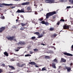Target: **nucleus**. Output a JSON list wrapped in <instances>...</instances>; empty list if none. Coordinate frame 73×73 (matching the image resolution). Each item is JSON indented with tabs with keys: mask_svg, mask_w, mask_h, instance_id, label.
Returning a JSON list of instances; mask_svg holds the SVG:
<instances>
[{
	"mask_svg": "<svg viewBox=\"0 0 73 73\" xmlns=\"http://www.w3.org/2000/svg\"><path fill=\"white\" fill-rule=\"evenodd\" d=\"M5 28H6L5 26L4 27H3L1 28H0V33H2V32H3V31L5 30Z\"/></svg>",
	"mask_w": 73,
	"mask_h": 73,
	"instance_id": "8",
	"label": "nucleus"
},
{
	"mask_svg": "<svg viewBox=\"0 0 73 73\" xmlns=\"http://www.w3.org/2000/svg\"><path fill=\"white\" fill-rule=\"evenodd\" d=\"M69 8H71V7L70 6H67L66 7L67 9H69Z\"/></svg>",
	"mask_w": 73,
	"mask_h": 73,
	"instance_id": "39",
	"label": "nucleus"
},
{
	"mask_svg": "<svg viewBox=\"0 0 73 73\" xmlns=\"http://www.w3.org/2000/svg\"><path fill=\"white\" fill-rule=\"evenodd\" d=\"M5 66V64L4 63H3L1 65V66Z\"/></svg>",
	"mask_w": 73,
	"mask_h": 73,
	"instance_id": "50",
	"label": "nucleus"
},
{
	"mask_svg": "<svg viewBox=\"0 0 73 73\" xmlns=\"http://www.w3.org/2000/svg\"><path fill=\"white\" fill-rule=\"evenodd\" d=\"M30 4V2H26L25 3H22L21 5H28Z\"/></svg>",
	"mask_w": 73,
	"mask_h": 73,
	"instance_id": "9",
	"label": "nucleus"
},
{
	"mask_svg": "<svg viewBox=\"0 0 73 73\" xmlns=\"http://www.w3.org/2000/svg\"><path fill=\"white\" fill-rule=\"evenodd\" d=\"M60 21H63L64 22V21H65V20L64 19H61Z\"/></svg>",
	"mask_w": 73,
	"mask_h": 73,
	"instance_id": "34",
	"label": "nucleus"
},
{
	"mask_svg": "<svg viewBox=\"0 0 73 73\" xmlns=\"http://www.w3.org/2000/svg\"><path fill=\"white\" fill-rule=\"evenodd\" d=\"M20 30H21V31H23V30H24V29H23V28H20Z\"/></svg>",
	"mask_w": 73,
	"mask_h": 73,
	"instance_id": "49",
	"label": "nucleus"
},
{
	"mask_svg": "<svg viewBox=\"0 0 73 73\" xmlns=\"http://www.w3.org/2000/svg\"><path fill=\"white\" fill-rule=\"evenodd\" d=\"M41 45H43V46H44V45H45V44H41Z\"/></svg>",
	"mask_w": 73,
	"mask_h": 73,
	"instance_id": "52",
	"label": "nucleus"
},
{
	"mask_svg": "<svg viewBox=\"0 0 73 73\" xmlns=\"http://www.w3.org/2000/svg\"><path fill=\"white\" fill-rule=\"evenodd\" d=\"M27 10H25V12H28V11H30L31 9V7L30 6H29L27 7Z\"/></svg>",
	"mask_w": 73,
	"mask_h": 73,
	"instance_id": "10",
	"label": "nucleus"
},
{
	"mask_svg": "<svg viewBox=\"0 0 73 73\" xmlns=\"http://www.w3.org/2000/svg\"><path fill=\"white\" fill-rule=\"evenodd\" d=\"M71 48L72 49H73V45L72 46Z\"/></svg>",
	"mask_w": 73,
	"mask_h": 73,
	"instance_id": "56",
	"label": "nucleus"
},
{
	"mask_svg": "<svg viewBox=\"0 0 73 73\" xmlns=\"http://www.w3.org/2000/svg\"><path fill=\"white\" fill-rule=\"evenodd\" d=\"M46 3H54V0H45Z\"/></svg>",
	"mask_w": 73,
	"mask_h": 73,
	"instance_id": "5",
	"label": "nucleus"
},
{
	"mask_svg": "<svg viewBox=\"0 0 73 73\" xmlns=\"http://www.w3.org/2000/svg\"><path fill=\"white\" fill-rule=\"evenodd\" d=\"M56 64H55L54 62H52V64H50V66H52L53 68H54V69H56Z\"/></svg>",
	"mask_w": 73,
	"mask_h": 73,
	"instance_id": "7",
	"label": "nucleus"
},
{
	"mask_svg": "<svg viewBox=\"0 0 73 73\" xmlns=\"http://www.w3.org/2000/svg\"><path fill=\"white\" fill-rule=\"evenodd\" d=\"M61 61L62 62H66V60L64 59L63 58H61Z\"/></svg>",
	"mask_w": 73,
	"mask_h": 73,
	"instance_id": "15",
	"label": "nucleus"
},
{
	"mask_svg": "<svg viewBox=\"0 0 73 73\" xmlns=\"http://www.w3.org/2000/svg\"><path fill=\"white\" fill-rule=\"evenodd\" d=\"M62 68V67H61V66H59L58 69H61Z\"/></svg>",
	"mask_w": 73,
	"mask_h": 73,
	"instance_id": "43",
	"label": "nucleus"
},
{
	"mask_svg": "<svg viewBox=\"0 0 73 73\" xmlns=\"http://www.w3.org/2000/svg\"><path fill=\"white\" fill-rule=\"evenodd\" d=\"M16 13H21V10L18 9L17 11L16 12Z\"/></svg>",
	"mask_w": 73,
	"mask_h": 73,
	"instance_id": "24",
	"label": "nucleus"
},
{
	"mask_svg": "<svg viewBox=\"0 0 73 73\" xmlns=\"http://www.w3.org/2000/svg\"><path fill=\"white\" fill-rule=\"evenodd\" d=\"M63 54H64V55H66L67 56H73V55L72 54L66 52H64Z\"/></svg>",
	"mask_w": 73,
	"mask_h": 73,
	"instance_id": "11",
	"label": "nucleus"
},
{
	"mask_svg": "<svg viewBox=\"0 0 73 73\" xmlns=\"http://www.w3.org/2000/svg\"><path fill=\"white\" fill-rule=\"evenodd\" d=\"M70 65H71V66H72V65H73V63H70Z\"/></svg>",
	"mask_w": 73,
	"mask_h": 73,
	"instance_id": "54",
	"label": "nucleus"
},
{
	"mask_svg": "<svg viewBox=\"0 0 73 73\" xmlns=\"http://www.w3.org/2000/svg\"><path fill=\"white\" fill-rule=\"evenodd\" d=\"M35 65V67H36V68H38V66L37 65Z\"/></svg>",
	"mask_w": 73,
	"mask_h": 73,
	"instance_id": "46",
	"label": "nucleus"
},
{
	"mask_svg": "<svg viewBox=\"0 0 73 73\" xmlns=\"http://www.w3.org/2000/svg\"><path fill=\"white\" fill-rule=\"evenodd\" d=\"M54 44H53V45H54Z\"/></svg>",
	"mask_w": 73,
	"mask_h": 73,
	"instance_id": "62",
	"label": "nucleus"
},
{
	"mask_svg": "<svg viewBox=\"0 0 73 73\" xmlns=\"http://www.w3.org/2000/svg\"><path fill=\"white\" fill-rule=\"evenodd\" d=\"M19 49H17V50H16L15 51L16 52H18V51H19Z\"/></svg>",
	"mask_w": 73,
	"mask_h": 73,
	"instance_id": "51",
	"label": "nucleus"
},
{
	"mask_svg": "<svg viewBox=\"0 0 73 73\" xmlns=\"http://www.w3.org/2000/svg\"><path fill=\"white\" fill-rule=\"evenodd\" d=\"M66 68L67 70V71L68 72H70V70H71V68H70V67H66Z\"/></svg>",
	"mask_w": 73,
	"mask_h": 73,
	"instance_id": "13",
	"label": "nucleus"
},
{
	"mask_svg": "<svg viewBox=\"0 0 73 73\" xmlns=\"http://www.w3.org/2000/svg\"><path fill=\"white\" fill-rule=\"evenodd\" d=\"M31 38V39L33 40L34 39H35V38H36V37L35 36H33Z\"/></svg>",
	"mask_w": 73,
	"mask_h": 73,
	"instance_id": "32",
	"label": "nucleus"
},
{
	"mask_svg": "<svg viewBox=\"0 0 73 73\" xmlns=\"http://www.w3.org/2000/svg\"><path fill=\"white\" fill-rule=\"evenodd\" d=\"M2 5H4L5 6H12L13 4H7L5 3H3L2 4H0V7H2Z\"/></svg>",
	"mask_w": 73,
	"mask_h": 73,
	"instance_id": "3",
	"label": "nucleus"
},
{
	"mask_svg": "<svg viewBox=\"0 0 73 73\" xmlns=\"http://www.w3.org/2000/svg\"><path fill=\"white\" fill-rule=\"evenodd\" d=\"M62 18L63 19V17H62Z\"/></svg>",
	"mask_w": 73,
	"mask_h": 73,
	"instance_id": "64",
	"label": "nucleus"
},
{
	"mask_svg": "<svg viewBox=\"0 0 73 73\" xmlns=\"http://www.w3.org/2000/svg\"><path fill=\"white\" fill-rule=\"evenodd\" d=\"M8 39V40H9L10 41H13V40H16V39H14L15 38V37L14 36H10L9 37H6Z\"/></svg>",
	"mask_w": 73,
	"mask_h": 73,
	"instance_id": "2",
	"label": "nucleus"
},
{
	"mask_svg": "<svg viewBox=\"0 0 73 73\" xmlns=\"http://www.w3.org/2000/svg\"><path fill=\"white\" fill-rule=\"evenodd\" d=\"M50 31H52L54 30V29L53 28H50Z\"/></svg>",
	"mask_w": 73,
	"mask_h": 73,
	"instance_id": "35",
	"label": "nucleus"
},
{
	"mask_svg": "<svg viewBox=\"0 0 73 73\" xmlns=\"http://www.w3.org/2000/svg\"><path fill=\"white\" fill-rule=\"evenodd\" d=\"M34 6H36V8H37V7L38 5L35 4L34 5Z\"/></svg>",
	"mask_w": 73,
	"mask_h": 73,
	"instance_id": "41",
	"label": "nucleus"
},
{
	"mask_svg": "<svg viewBox=\"0 0 73 73\" xmlns=\"http://www.w3.org/2000/svg\"><path fill=\"white\" fill-rule=\"evenodd\" d=\"M45 24L46 25H49V23H48V22H46L45 23Z\"/></svg>",
	"mask_w": 73,
	"mask_h": 73,
	"instance_id": "42",
	"label": "nucleus"
},
{
	"mask_svg": "<svg viewBox=\"0 0 73 73\" xmlns=\"http://www.w3.org/2000/svg\"><path fill=\"white\" fill-rule=\"evenodd\" d=\"M28 56H31V55H30L29 54H27L25 55V57H28Z\"/></svg>",
	"mask_w": 73,
	"mask_h": 73,
	"instance_id": "30",
	"label": "nucleus"
},
{
	"mask_svg": "<svg viewBox=\"0 0 73 73\" xmlns=\"http://www.w3.org/2000/svg\"><path fill=\"white\" fill-rule=\"evenodd\" d=\"M45 23H46V22H45L44 21H42L41 22V23H42V24H45Z\"/></svg>",
	"mask_w": 73,
	"mask_h": 73,
	"instance_id": "31",
	"label": "nucleus"
},
{
	"mask_svg": "<svg viewBox=\"0 0 73 73\" xmlns=\"http://www.w3.org/2000/svg\"><path fill=\"white\" fill-rule=\"evenodd\" d=\"M26 44V42H25L24 41H22L19 42L17 44L18 45H24Z\"/></svg>",
	"mask_w": 73,
	"mask_h": 73,
	"instance_id": "4",
	"label": "nucleus"
},
{
	"mask_svg": "<svg viewBox=\"0 0 73 73\" xmlns=\"http://www.w3.org/2000/svg\"><path fill=\"white\" fill-rule=\"evenodd\" d=\"M70 25H67V24L64 25L63 26V28L64 29H69Z\"/></svg>",
	"mask_w": 73,
	"mask_h": 73,
	"instance_id": "6",
	"label": "nucleus"
},
{
	"mask_svg": "<svg viewBox=\"0 0 73 73\" xmlns=\"http://www.w3.org/2000/svg\"><path fill=\"white\" fill-rule=\"evenodd\" d=\"M21 13H24V12H24V9H21Z\"/></svg>",
	"mask_w": 73,
	"mask_h": 73,
	"instance_id": "23",
	"label": "nucleus"
},
{
	"mask_svg": "<svg viewBox=\"0 0 73 73\" xmlns=\"http://www.w3.org/2000/svg\"><path fill=\"white\" fill-rule=\"evenodd\" d=\"M16 65L17 66H18V67H21V64L19 62L17 63Z\"/></svg>",
	"mask_w": 73,
	"mask_h": 73,
	"instance_id": "16",
	"label": "nucleus"
},
{
	"mask_svg": "<svg viewBox=\"0 0 73 73\" xmlns=\"http://www.w3.org/2000/svg\"><path fill=\"white\" fill-rule=\"evenodd\" d=\"M45 58H47V59H49V58H50V57L49 56H45Z\"/></svg>",
	"mask_w": 73,
	"mask_h": 73,
	"instance_id": "21",
	"label": "nucleus"
},
{
	"mask_svg": "<svg viewBox=\"0 0 73 73\" xmlns=\"http://www.w3.org/2000/svg\"><path fill=\"white\" fill-rule=\"evenodd\" d=\"M29 64H31L32 65H37L36 63H35V62H29Z\"/></svg>",
	"mask_w": 73,
	"mask_h": 73,
	"instance_id": "12",
	"label": "nucleus"
},
{
	"mask_svg": "<svg viewBox=\"0 0 73 73\" xmlns=\"http://www.w3.org/2000/svg\"><path fill=\"white\" fill-rule=\"evenodd\" d=\"M15 59H13V58H11L10 59L11 61H15Z\"/></svg>",
	"mask_w": 73,
	"mask_h": 73,
	"instance_id": "33",
	"label": "nucleus"
},
{
	"mask_svg": "<svg viewBox=\"0 0 73 73\" xmlns=\"http://www.w3.org/2000/svg\"><path fill=\"white\" fill-rule=\"evenodd\" d=\"M57 35L56 34H53L52 35L53 37H56V36H57Z\"/></svg>",
	"mask_w": 73,
	"mask_h": 73,
	"instance_id": "28",
	"label": "nucleus"
},
{
	"mask_svg": "<svg viewBox=\"0 0 73 73\" xmlns=\"http://www.w3.org/2000/svg\"><path fill=\"white\" fill-rule=\"evenodd\" d=\"M25 64H22L21 65V67H23V66H25Z\"/></svg>",
	"mask_w": 73,
	"mask_h": 73,
	"instance_id": "38",
	"label": "nucleus"
},
{
	"mask_svg": "<svg viewBox=\"0 0 73 73\" xmlns=\"http://www.w3.org/2000/svg\"><path fill=\"white\" fill-rule=\"evenodd\" d=\"M34 34H35L38 36H39V35H40V33L38 32H35L34 33Z\"/></svg>",
	"mask_w": 73,
	"mask_h": 73,
	"instance_id": "20",
	"label": "nucleus"
},
{
	"mask_svg": "<svg viewBox=\"0 0 73 73\" xmlns=\"http://www.w3.org/2000/svg\"><path fill=\"white\" fill-rule=\"evenodd\" d=\"M64 21H67V20L66 19L65 20H64Z\"/></svg>",
	"mask_w": 73,
	"mask_h": 73,
	"instance_id": "59",
	"label": "nucleus"
},
{
	"mask_svg": "<svg viewBox=\"0 0 73 73\" xmlns=\"http://www.w3.org/2000/svg\"><path fill=\"white\" fill-rule=\"evenodd\" d=\"M21 24L22 27H24V26H25L26 25V24H24L23 23H21Z\"/></svg>",
	"mask_w": 73,
	"mask_h": 73,
	"instance_id": "19",
	"label": "nucleus"
},
{
	"mask_svg": "<svg viewBox=\"0 0 73 73\" xmlns=\"http://www.w3.org/2000/svg\"><path fill=\"white\" fill-rule=\"evenodd\" d=\"M56 18V17L54 16L53 17V19H55Z\"/></svg>",
	"mask_w": 73,
	"mask_h": 73,
	"instance_id": "57",
	"label": "nucleus"
},
{
	"mask_svg": "<svg viewBox=\"0 0 73 73\" xmlns=\"http://www.w3.org/2000/svg\"><path fill=\"white\" fill-rule=\"evenodd\" d=\"M23 48V47H17V49H18V50H20V49H21V48Z\"/></svg>",
	"mask_w": 73,
	"mask_h": 73,
	"instance_id": "27",
	"label": "nucleus"
},
{
	"mask_svg": "<svg viewBox=\"0 0 73 73\" xmlns=\"http://www.w3.org/2000/svg\"><path fill=\"white\" fill-rule=\"evenodd\" d=\"M69 1L72 4H73V0H69Z\"/></svg>",
	"mask_w": 73,
	"mask_h": 73,
	"instance_id": "22",
	"label": "nucleus"
},
{
	"mask_svg": "<svg viewBox=\"0 0 73 73\" xmlns=\"http://www.w3.org/2000/svg\"><path fill=\"white\" fill-rule=\"evenodd\" d=\"M20 17H21L22 18H24V16H23V15H21L20 16Z\"/></svg>",
	"mask_w": 73,
	"mask_h": 73,
	"instance_id": "44",
	"label": "nucleus"
},
{
	"mask_svg": "<svg viewBox=\"0 0 73 73\" xmlns=\"http://www.w3.org/2000/svg\"><path fill=\"white\" fill-rule=\"evenodd\" d=\"M73 49H71V50H72V51H73Z\"/></svg>",
	"mask_w": 73,
	"mask_h": 73,
	"instance_id": "60",
	"label": "nucleus"
},
{
	"mask_svg": "<svg viewBox=\"0 0 73 73\" xmlns=\"http://www.w3.org/2000/svg\"><path fill=\"white\" fill-rule=\"evenodd\" d=\"M27 28V27H24V28Z\"/></svg>",
	"mask_w": 73,
	"mask_h": 73,
	"instance_id": "61",
	"label": "nucleus"
},
{
	"mask_svg": "<svg viewBox=\"0 0 73 73\" xmlns=\"http://www.w3.org/2000/svg\"><path fill=\"white\" fill-rule=\"evenodd\" d=\"M38 20H39L40 21H42V20H44V18L42 17V18L38 19Z\"/></svg>",
	"mask_w": 73,
	"mask_h": 73,
	"instance_id": "29",
	"label": "nucleus"
},
{
	"mask_svg": "<svg viewBox=\"0 0 73 73\" xmlns=\"http://www.w3.org/2000/svg\"><path fill=\"white\" fill-rule=\"evenodd\" d=\"M19 21V20H18V19H16V21H17L16 23H17V21Z\"/></svg>",
	"mask_w": 73,
	"mask_h": 73,
	"instance_id": "55",
	"label": "nucleus"
},
{
	"mask_svg": "<svg viewBox=\"0 0 73 73\" xmlns=\"http://www.w3.org/2000/svg\"><path fill=\"white\" fill-rule=\"evenodd\" d=\"M3 69H0V73H3Z\"/></svg>",
	"mask_w": 73,
	"mask_h": 73,
	"instance_id": "37",
	"label": "nucleus"
},
{
	"mask_svg": "<svg viewBox=\"0 0 73 73\" xmlns=\"http://www.w3.org/2000/svg\"><path fill=\"white\" fill-rule=\"evenodd\" d=\"M52 61L54 62H55V63H58V60L56 59H55Z\"/></svg>",
	"mask_w": 73,
	"mask_h": 73,
	"instance_id": "17",
	"label": "nucleus"
},
{
	"mask_svg": "<svg viewBox=\"0 0 73 73\" xmlns=\"http://www.w3.org/2000/svg\"><path fill=\"white\" fill-rule=\"evenodd\" d=\"M34 51L36 52H38V49H37L36 48L34 49Z\"/></svg>",
	"mask_w": 73,
	"mask_h": 73,
	"instance_id": "25",
	"label": "nucleus"
},
{
	"mask_svg": "<svg viewBox=\"0 0 73 73\" xmlns=\"http://www.w3.org/2000/svg\"><path fill=\"white\" fill-rule=\"evenodd\" d=\"M60 22H58L57 23V24L58 25H60Z\"/></svg>",
	"mask_w": 73,
	"mask_h": 73,
	"instance_id": "40",
	"label": "nucleus"
},
{
	"mask_svg": "<svg viewBox=\"0 0 73 73\" xmlns=\"http://www.w3.org/2000/svg\"><path fill=\"white\" fill-rule=\"evenodd\" d=\"M43 37V35H39L38 38H41V37Z\"/></svg>",
	"mask_w": 73,
	"mask_h": 73,
	"instance_id": "36",
	"label": "nucleus"
},
{
	"mask_svg": "<svg viewBox=\"0 0 73 73\" xmlns=\"http://www.w3.org/2000/svg\"><path fill=\"white\" fill-rule=\"evenodd\" d=\"M8 66H9V68H10L11 69H12V70H15V68L12 66L9 65Z\"/></svg>",
	"mask_w": 73,
	"mask_h": 73,
	"instance_id": "14",
	"label": "nucleus"
},
{
	"mask_svg": "<svg viewBox=\"0 0 73 73\" xmlns=\"http://www.w3.org/2000/svg\"><path fill=\"white\" fill-rule=\"evenodd\" d=\"M4 55L6 56H8V53H7V52H4Z\"/></svg>",
	"mask_w": 73,
	"mask_h": 73,
	"instance_id": "18",
	"label": "nucleus"
},
{
	"mask_svg": "<svg viewBox=\"0 0 73 73\" xmlns=\"http://www.w3.org/2000/svg\"><path fill=\"white\" fill-rule=\"evenodd\" d=\"M33 52H32V51H31L30 52V54H33Z\"/></svg>",
	"mask_w": 73,
	"mask_h": 73,
	"instance_id": "47",
	"label": "nucleus"
},
{
	"mask_svg": "<svg viewBox=\"0 0 73 73\" xmlns=\"http://www.w3.org/2000/svg\"><path fill=\"white\" fill-rule=\"evenodd\" d=\"M1 18H2V19H4V18H5L4 16H3V17H1Z\"/></svg>",
	"mask_w": 73,
	"mask_h": 73,
	"instance_id": "48",
	"label": "nucleus"
},
{
	"mask_svg": "<svg viewBox=\"0 0 73 73\" xmlns=\"http://www.w3.org/2000/svg\"><path fill=\"white\" fill-rule=\"evenodd\" d=\"M15 8V6H12L11 7V8H12V9H13V8Z\"/></svg>",
	"mask_w": 73,
	"mask_h": 73,
	"instance_id": "45",
	"label": "nucleus"
},
{
	"mask_svg": "<svg viewBox=\"0 0 73 73\" xmlns=\"http://www.w3.org/2000/svg\"><path fill=\"white\" fill-rule=\"evenodd\" d=\"M17 19H19V17H17Z\"/></svg>",
	"mask_w": 73,
	"mask_h": 73,
	"instance_id": "58",
	"label": "nucleus"
},
{
	"mask_svg": "<svg viewBox=\"0 0 73 73\" xmlns=\"http://www.w3.org/2000/svg\"><path fill=\"white\" fill-rule=\"evenodd\" d=\"M56 14L57 13H56V12L55 11L48 13L46 14V19H48V18H49V16H53L54 15Z\"/></svg>",
	"mask_w": 73,
	"mask_h": 73,
	"instance_id": "1",
	"label": "nucleus"
},
{
	"mask_svg": "<svg viewBox=\"0 0 73 73\" xmlns=\"http://www.w3.org/2000/svg\"><path fill=\"white\" fill-rule=\"evenodd\" d=\"M42 71H44V70H46V68L45 67H44L42 68Z\"/></svg>",
	"mask_w": 73,
	"mask_h": 73,
	"instance_id": "26",
	"label": "nucleus"
},
{
	"mask_svg": "<svg viewBox=\"0 0 73 73\" xmlns=\"http://www.w3.org/2000/svg\"><path fill=\"white\" fill-rule=\"evenodd\" d=\"M1 15H3V14H1Z\"/></svg>",
	"mask_w": 73,
	"mask_h": 73,
	"instance_id": "63",
	"label": "nucleus"
},
{
	"mask_svg": "<svg viewBox=\"0 0 73 73\" xmlns=\"http://www.w3.org/2000/svg\"><path fill=\"white\" fill-rule=\"evenodd\" d=\"M52 48H55V47H54V46H52Z\"/></svg>",
	"mask_w": 73,
	"mask_h": 73,
	"instance_id": "53",
	"label": "nucleus"
}]
</instances>
